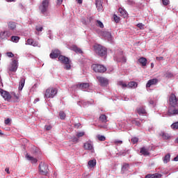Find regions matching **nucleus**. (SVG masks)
<instances>
[{"instance_id": "obj_1", "label": "nucleus", "mask_w": 178, "mask_h": 178, "mask_svg": "<svg viewBox=\"0 0 178 178\" xmlns=\"http://www.w3.org/2000/svg\"><path fill=\"white\" fill-rule=\"evenodd\" d=\"M58 60L60 63L64 65V69H65V70H70L72 69V65H70L72 61L70 60V59H69V58L60 55L58 57Z\"/></svg>"}, {"instance_id": "obj_2", "label": "nucleus", "mask_w": 178, "mask_h": 178, "mask_svg": "<svg viewBox=\"0 0 178 178\" xmlns=\"http://www.w3.org/2000/svg\"><path fill=\"white\" fill-rule=\"evenodd\" d=\"M49 0H42L40 5L39 6V10L41 15H45V13H48V10L49 9Z\"/></svg>"}, {"instance_id": "obj_3", "label": "nucleus", "mask_w": 178, "mask_h": 178, "mask_svg": "<svg viewBox=\"0 0 178 178\" xmlns=\"http://www.w3.org/2000/svg\"><path fill=\"white\" fill-rule=\"evenodd\" d=\"M58 94L56 88H49L44 92V98H54Z\"/></svg>"}, {"instance_id": "obj_4", "label": "nucleus", "mask_w": 178, "mask_h": 178, "mask_svg": "<svg viewBox=\"0 0 178 178\" xmlns=\"http://www.w3.org/2000/svg\"><path fill=\"white\" fill-rule=\"evenodd\" d=\"M95 51L99 56H105L106 55V48L100 44H96L94 47Z\"/></svg>"}, {"instance_id": "obj_5", "label": "nucleus", "mask_w": 178, "mask_h": 178, "mask_svg": "<svg viewBox=\"0 0 178 178\" xmlns=\"http://www.w3.org/2000/svg\"><path fill=\"white\" fill-rule=\"evenodd\" d=\"M92 67L96 73H105V72H106V67L102 65L93 64Z\"/></svg>"}, {"instance_id": "obj_6", "label": "nucleus", "mask_w": 178, "mask_h": 178, "mask_svg": "<svg viewBox=\"0 0 178 178\" xmlns=\"http://www.w3.org/2000/svg\"><path fill=\"white\" fill-rule=\"evenodd\" d=\"M167 115L170 117L176 116V115H178L177 106H169Z\"/></svg>"}, {"instance_id": "obj_7", "label": "nucleus", "mask_w": 178, "mask_h": 178, "mask_svg": "<svg viewBox=\"0 0 178 178\" xmlns=\"http://www.w3.org/2000/svg\"><path fill=\"white\" fill-rule=\"evenodd\" d=\"M39 170L40 173L43 176L47 175L48 174V165H47L45 163L41 162L39 165Z\"/></svg>"}, {"instance_id": "obj_8", "label": "nucleus", "mask_w": 178, "mask_h": 178, "mask_svg": "<svg viewBox=\"0 0 178 178\" xmlns=\"http://www.w3.org/2000/svg\"><path fill=\"white\" fill-rule=\"evenodd\" d=\"M17 67H19V64L17 63V60H13L8 67L9 72L13 73H16L17 71Z\"/></svg>"}, {"instance_id": "obj_9", "label": "nucleus", "mask_w": 178, "mask_h": 178, "mask_svg": "<svg viewBox=\"0 0 178 178\" xmlns=\"http://www.w3.org/2000/svg\"><path fill=\"white\" fill-rule=\"evenodd\" d=\"M0 94L1 97L3 98V99H5V101L10 102V99H12V95H10V93H9V92L1 89L0 90Z\"/></svg>"}, {"instance_id": "obj_10", "label": "nucleus", "mask_w": 178, "mask_h": 178, "mask_svg": "<svg viewBox=\"0 0 178 178\" xmlns=\"http://www.w3.org/2000/svg\"><path fill=\"white\" fill-rule=\"evenodd\" d=\"M177 101H178V99H177V97H176V95L175 94L172 93L169 97L170 106H177L178 105Z\"/></svg>"}, {"instance_id": "obj_11", "label": "nucleus", "mask_w": 178, "mask_h": 178, "mask_svg": "<svg viewBox=\"0 0 178 178\" xmlns=\"http://www.w3.org/2000/svg\"><path fill=\"white\" fill-rule=\"evenodd\" d=\"M83 148L86 151H91V152H94V146H92V142L90 140H88L83 144Z\"/></svg>"}, {"instance_id": "obj_12", "label": "nucleus", "mask_w": 178, "mask_h": 178, "mask_svg": "<svg viewBox=\"0 0 178 178\" xmlns=\"http://www.w3.org/2000/svg\"><path fill=\"white\" fill-rule=\"evenodd\" d=\"M97 79L99 83H100V86H102V87H106V86L109 84V81L105 77L97 76Z\"/></svg>"}, {"instance_id": "obj_13", "label": "nucleus", "mask_w": 178, "mask_h": 178, "mask_svg": "<svg viewBox=\"0 0 178 178\" xmlns=\"http://www.w3.org/2000/svg\"><path fill=\"white\" fill-rule=\"evenodd\" d=\"M49 56L51 59H56V58H59V56H60V51L59 49L52 50Z\"/></svg>"}, {"instance_id": "obj_14", "label": "nucleus", "mask_w": 178, "mask_h": 178, "mask_svg": "<svg viewBox=\"0 0 178 178\" xmlns=\"http://www.w3.org/2000/svg\"><path fill=\"white\" fill-rule=\"evenodd\" d=\"M115 59L117 62H121L122 63H126V57L123 56V51H120L118 56H116Z\"/></svg>"}, {"instance_id": "obj_15", "label": "nucleus", "mask_w": 178, "mask_h": 178, "mask_svg": "<svg viewBox=\"0 0 178 178\" xmlns=\"http://www.w3.org/2000/svg\"><path fill=\"white\" fill-rule=\"evenodd\" d=\"M156 84H158V79H152L147 81V83L146 84V87H147V88H149V87H151V86H155Z\"/></svg>"}, {"instance_id": "obj_16", "label": "nucleus", "mask_w": 178, "mask_h": 178, "mask_svg": "<svg viewBox=\"0 0 178 178\" xmlns=\"http://www.w3.org/2000/svg\"><path fill=\"white\" fill-rule=\"evenodd\" d=\"M77 88H79V90H87L88 87H90V83H82L80 84L76 85Z\"/></svg>"}, {"instance_id": "obj_17", "label": "nucleus", "mask_w": 178, "mask_h": 178, "mask_svg": "<svg viewBox=\"0 0 178 178\" xmlns=\"http://www.w3.org/2000/svg\"><path fill=\"white\" fill-rule=\"evenodd\" d=\"M25 157L28 161H30L31 163H37L38 160L37 159L34 158L33 156H30L29 154H26Z\"/></svg>"}, {"instance_id": "obj_18", "label": "nucleus", "mask_w": 178, "mask_h": 178, "mask_svg": "<svg viewBox=\"0 0 178 178\" xmlns=\"http://www.w3.org/2000/svg\"><path fill=\"white\" fill-rule=\"evenodd\" d=\"M10 35H12V33L10 31H4L1 33V38H3V40H8Z\"/></svg>"}, {"instance_id": "obj_19", "label": "nucleus", "mask_w": 178, "mask_h": 178, "mask_svg": "<svg viewBox=\"0 0 178 178\" xmlns=\"http://www.w3.org/2000/svg\"><path fill=\"white\" fill-rule=\"evenodd\" d=\"M102 35L104 37V38H107V40H111L112 38V34L111 32H108L106 31L102 32Z\"/></svg>"}, {"instance_id": "obj_20", "label": "nucleus", "mask_w": 178, "mask_h": 178, "mask_svg": "<svg viewBox=\"0 0 178 178\" xmlns=\"http://www.w3.org/2000/svg\"><path fill=\"white\" fill-rule=\"evenodd\" d=\"M26 45H33V47H38V42H35L33 39H28L26 43Z\"/></svg>"}, {"instance_id": "obj_21", "label": "nucleus", "mask_w": 178, "mask_h": 178, "mask_svg": "<svg viewBox=\"0 0 178 178\" xmlns=\"http://www.w3.org/2000/svg\"><path fill=\"white\" fill-rule=\"evenodd\" d=\"M72 51H74V52H76V54H83V50L77 47L76 45H72L71 47Z\"/></svg>"}, {"instance_id": "obj_22", "label": "nucleus", "mask_w": 178, "mask_h": 178, "mask_svg": "<svg viewBox=\"0 0 178 178\" xmlns=\"http://www.w3.org/2000/svg\"><path fill=\"white\" fill-rule=\"evenodd\" d=\"M26 83V79L24 77L20 78L19 85V90L22 91L23 90V87H24V84Z\"/></svg>"}, {"instance_id": "obj_23", "label": "nucleus", "mask_w": 178, "mask_h": 178, "mask_svg": "<svg viewBox=\"0 0 178 178\" xmlns=\"http://www.w3.org/2000/svg\"><path fill=\"white\" fill-rule=\"evenodd\" d=\"M138 86V84L137 83V82H136V81H130L127 84V88H137Z\"/></svg>"}, {"instance_id": "obj_24", "label": "nucleus", "mask_w": 178, "mask_h": 178, "mask_svg": "<svg viewBox=\"0 0 178 178\" xmlns=\"http://www.w3.org/2000/svg\"><path fill=\"white\" fill-rule=\"evenodd\" d=\"M99 120L102 123H106L108 122V117L105 114H102L99 118Z\"/></svg>"}, {"instance_id": "obj_25", "label": "nucleus", "mask_w": 178, "mask_h": 178, "mask_svg": "<svg viewBox=\"0 0 178 178\" xmlns=\"http://www.w3.org/2000/svg\"><path fill=\"white\" fill-rule=\"evenodd\" d=\"M160 177H162V175L161 174L156 173L153 175H151V174L147 175L145 178H160Z\"/></svg>"}, {"instance_id": "obj_26", "label": "nucleus", "mask_w": 178, "mask_h": 178, "mask_svg": "<svg viewBox=\"0 0 178 178\" xmlns=\"http://www.w3.org/2000/svg\"><path fill=\"white\" fill-rule=\"evenodd\" d=\"M140 154L142 155H144L145 156H147V155H149V152L148 151V149L145 147L140 148Z\"/></svg>"}, {"instance_id": "obj_27", "label": "nucleus", "mask_w": 178, "mask_h": 178, "mask_svg": "<svg viewBox=\"0 0 178 178\" xmlns=\"http://www.w3.org/2000/svg\"><path fill=\"white\" fill-rule=\"evenodd\" d=\"M8 29L10 30H15L16 29V22H9L8 23Z\"/></svg>"}, {"instance_id": "obj_28", "label": "nucleus", "mask_w": 178, "mask_h": 178, "mask_svg": "<svg viewBox=\"0 0 178 178\" xmlns=\"http://www.w3.org/2000/svg\"><path fill=\"white\" fill-rule=\"evenodd\" d=\"M138 62L140 63V65H142V66H147V58L142 57L138 59Z\"/></svg>"}, {"instance_id": "obj_29", "label": "nucleus", "mask_w": 178, "mask_h": 178, "mask_svg": "<svg viewBox=\"0 0 178 178\" xmlns=\"http://www.w3.org/2000/svg\"><path fill=\"white\" fill-rule=\"evenodd\" d=\"M88 165L90 168H94L95 166V165H97V160L94 159V160H90L88 162Z\"/></svg>"}, {"instance_id": "obj_30", "label": "nucleus", "mask_w": 178, "mask_h": 178, "mask_svg": "<svg viewBox=\"0 0 178 178\" xmlns=\"http://www.w3.org/2000/svg\"><path fill=\"white\" fill-rule=\"evenodd\" d=\"M118 12L120 13L121 16H123L124 17H126L127 16V12H126V10H124L122 8H120L118 9Z\"/></svg>"}, {"instance_id": "obj_31", "label": "nucleus", "mask_w": 178, "mask_h": 178, "mask_svg": "<svg viewBox=\"0 0 178 178\" xmlns=\"http://www.w3.org/2000/svg\"><path fill=\"white\" fill-rule=\"evenodd\" d=\"M95 5L98 10H99V9H101V8H102V3L101 2V0H96Z\"/></svg>"}, {"instance_id": "obj_32", "label": "nucleus", "mask_w": 178, "mask_h": 178, "mask_svg": "<svg viewBox=\"0 0 178 178\" xmlns=\"http://www.w3.org/2000/svg\"><path fill=\"white\" fill-rule=\"evenodd\" d=\"M170 161V154H166L163 158V162L164 163H168Z\"/></svg>"}, {"instance_id": "obj_33", "label": "nucleus", "mask_w": 178, "mask_h": 178, "mask_svg": "<svg viewBox=\"0 0 178 178\" xmlns=\"http://www.w3.org/2000/svg\"><path fill=\"white\" fill-rule=\"evenodd\" d=\"M129 169H130V165L129 163H124L122 168V170L126 172V170H129Z\"/></svg>"}, {"instance_id": "obj_34", "label": "nucleus", "mask_w": 178, "mask_h": 178, "mask_svg": "<svg viewBox=\"0 0 178 178\" xmlns=\"http://www.w3.org/2000/svg\"><path fill=\"white\" fill-rule=\"evenodd\" d=\"M138 115H144L145 114V109L143 107H140L139 108L137 109Z\"/></svg>"}, {"instance_id": "obj_35", "label": "nucleus", "mask_w": 178, "mask_h": 178, "mask_svg": "<svg viewBox=\"0 0 178 178\" xmlns=\"http://www.w3.org/2000/svg\"><path fill=\"white\" fill-rule=\"evenodd\" d=\"M59 116L61 120H65V119L66 118V113H65V112L63 111H60Z\"/></svg>"}, {"instance_id": "obj_36", "label": "nucleus", "mask_w": 178, "mask_h": 178, "mask_svg": "<svg viewBox=\"0 0 178 178\" xmlns=\"http://www.w3.org/2000/svg\"><path fill=\"white\" fill-rule=\"evenodd\" d=\"M19 40H20V37L19 36H12L11 41L13 42H19Z\"/></svg>"}, {"instance_id": "obj_37", "label": "nucleus", "mask_w": 178, "mask_h": 178, "mask_svg": "<svg viewBox=\"0 0 178 178\" xmlns=\"http://www.w3.org/2000/svg\"><path fill=\"white\" fill-rule=\"evenodd\" d=\"M161 137L163 138V140H169V138H170V136L165 133H163Z\"/></svg>"}, {"instance_id": "obj_38", "label": "nucleus", "mask_w": 178, "mask_h": 178, "mask_svg": "<svg viewBox=\"0 0 178 178\" xmlns=\"http://www.w3.org/2000/svg\"><path fill=\"white\" fill-rule=\"evenodd\" d=\"M113 19H114V22H115V23H119V22H120V17H119L118 15H116V14L113 15Z\"/></svg>"}, {"instance_id": "obj_39", "label": "nucleus", "mask_w": 178, "mask_h": 178, "mask_svg": "<svg viewBox=\"0 0 178 178\" xmlns=\"http://www.w3.org/2000/svg\"><path fill=\"white\" fill-rule=\"evenodd\" d=\"M171 127L174 129V130H177L178 129V122H174L172 125Z\"/></svg>"}, {"instance_id": "obj_40", "label": "nucleus", "mask_w": 178, "mask_h": 178, "mask_svg": "<svg viewBox=\"0 0 178 178\" xmlns=\"http://www.w3.org/2000/svg\"><path fill=\"white\" fill-rule=\"evenodd\" d=\"M97 138L99 141H105V140H106V138H105V136L101 135H98Z\"/></svg>"}, {"instance_id": "obj_41", "label": "nucleus", "mask_w": 178, "mask_h": 178, "mask_svg": "<svg viewBox=\"0 0 178 178\" xmlns=\"http://www.w3.org/2000/svg\"><path fill=\"white\" fill-rule=\"evenodd\" d=\"M131 141L133 144H137L138 143V138L134 137L131 139Z\"/></svg>"}, {"instance_id": "obj_42", "label": "nucleus", "mask_w": 178, "mask_h": 178, "mask_svg": "<svg viewBox=\"0 0 178 178\" xmlns=\"http://www.w3.org/2000/svg\"><path fill=\"white\" fill-rule=\"evenodd\" d=\"M118 86H120L122 88H126V87H127V84L123 83V81H119Z\"/></svg>"}, {"instance_id": "obj_43", "label": "nucleus", "mask_w": 178, "mask_h": 178, "mask_svg": "<svg viewBox=\"0 0 178 178\" xmlns=\"http://www.w3.org/2000/svg\"><path fill=\"white\" fill-rule=\"evenodd\" d=\"M97 24L98 27H100V29H104V24L102 23V22L99 21V20H97Z\"/></svg>"}, {"instance_id": "obj_44", "label": "nucleus", "mask_w": 178, "mask_h": 178, "mask_svg": "<svg viewBox=\"0 0 178 178\" xmlns=\"http://www.w3.org/2000/svg\"><path fill=\"white\" fill-rule=\"evenodd\" d=\"M113 143H114L115 145H120L123 144V141L119 140H114Z\"/></svg>"}, {"instance_id": "obj_45", "label": "nucleus", "mask_w": 178, "mask_h": 178, "mask_svg": "<svg viewBox=\"0 0 178 178\" xmlns=\"http://www.w3.org/2000/svg\"><path fill=\"white\" fill-rule=\"evenodd\" d=\"M35 30L40 32V31H42V30H44V28L41 26H36Z\"/></svg>"}, {"instance_id": "obj_46", "label": "nucleus", "mask_w": 178, "mask_h": 178, "mask_svg": "<svg viewBox=\"0 0 178 178\" xmlns=\"http://www.w3.org/2000/svg\"><path fill=\"white\" fill-rule=\"evenodd\" d=\"M137 27H138V29H140V30H144V24H143V23H139L137 25Z\"/></svg>"}, {"instance_id": "obj_47", "label": "nucleus", "mask_w": 178, "mask_h": 178, "mask_svg": "<svg viewBox=\"0 0 178 178\" xmlns=\"http://www.w3.org/2000/svg\"><path fill=\"white\" fill-rule=\"evenodd\" d=\"M12 95H13L15 99H19L20 98V96L19 94H16L15 92H13Z\"/></svg>"}, {"instance_id": "obj_48", "label": "nucleus", "mask_w": 178, "mask_h": 178, "mask_svg": "<svg viewBox=\"0 0 178 178\" xmlns=\"http://www.w3.org/2000/svg\"><path fill=\"white\" fill-rule=\"evenodd\" d=\"M163 2V5H164V6H168V5H169L170 1L169 0H162Z\"/></svg>"}, {"instance_id": "obj_49", "label": "nucleus", "mask_w": 178, "mask_h": 178, "mask_svg": "<svg viewBox=\"0 0 178 178\" xmlns=\"http://www.w3.org/2000/svg\"><path fill=\"white\" fill-rule=\"evenodd\" d=\"M72 143H79V138H77L76 136H74L72 138Z\"/></svg>"}, {"instance_id": "obj_50", "label": "nucleus", "mask_w": 178, "mask_h": 178, "mask_svg": "<svg viewBox=\"0 0 178 178\" xmlns=\"http://www.w3.org/2000/svg\"><path fill=\"white\" fill-rule=\"evenodd\" d=\"M84 136V132H79L76 134V137L80 138V137H83Z\"/></svg>"}, {"instance_id": "obj_51", "label": "nucleus", "mask_w": 178, "mask_h": 178, "mask_svg": "<svg viewBox=\"0 0 178 178\" xmlns=\"http://www.w3.org/2000/svg\"><path fill=\"white\" fill-rule=\"evenodd\" d=\"M7 56H8V58H13V56H15V54H13V53L12 52H7Z\"/></svg>"}, {"instance_id": "obj_52", "label": "nucleus", "mask_w": 178, "mask_h": 178, "mask_svg": "<svg viewBox=\"0 0 178 178\" xmlns=\"http://www.w3.org/2000/svg\"><path fill=\"white\" fill-rule=\"evenodd\" d=\"M156 60H158L159 62H161V60H164V58L163 56H160V57H156Z\"/></svg>"}, {"instance_id": "obj_53", "label": "nucleus", "mask_w": 178, "mask_h": 178, "mask_svg": "<svg viewBox=\"0 0 178 178\" xmlns=\"http://www.w3.org/2000/svg\"><path fill=\"white\" fill-rule=\"evenodd\" d=\"M44 127L47 131L51 130V129H52V126L51 125H46Z\"/></svg>"}, {"instance_id": "obj_54", "label": "nucleus", "mask_w": 178, "mask_h": 178, "mask_svg": "<svg viewBox=\"0 0 178 178\" xmlns=\"http://www.w3.org/2000/svg\"><path fill=\"white\" fill-rule=\"evenodd\" d=\"M4 123L5 124H9V123H10V119L7 118L6 120H5Z\"/></svg>"}, {"instance_id": "obj_55", "label": "nucleus", "mask_w": 178, "mask_h": 178, "mask_svg": "<svg viewBox=\"0 0 178 178\" xmlns=\"http://www.w3.org/2000/svg\"><path fill=\"white\" fill-rule=\"evenodd\" d=\"M62 2H63V0H57V5H62Z\"/></svg>"}, {"instance_id": "obj_56", "label": "nucleus", "mask_w": 178, "mask_h": 178, "mask_svg": "<svg viewBox=\"0 0 178 178\" xmlns=\"http://www.w3.org/2000/svg\"><path fill=\"white\" fill-rule=\"evenodd\" d=\"M5 171L6 172V173H8V175H10V172H9V168H6L5 169Z\"/></svg>"}, {"instance_id": "obj_57", "label": "nucleus", "mask_w": 178, "mask_h": 178, "mask_svg": "<svg viewBox=\"0 0 178 178\" xmlns=\"http://www.w3.org/2000/svg\"><path fill=\"white\" fill-rule=\"evenodd\" d=\"M76 1L78 3H80V4L83 3V0H76Z\"/></svg>"}, {"instance_id": "obj_58", "label": "nucleus", "mask_w": 178, "mask_h": 178, "mask_svg": "<svg viewBox=\"0 0 178 178\" xmlns=\"http://www.w3.org/2000/svg\"><path fill=\"white\" fill-rule=\"evenodd\" d=\"M150 105H154V100H149Z\"/></svg>"}, {"instance_id": "obj_59", "label": "nucleus", "mask_w": 178, "mask_h": 178, "mask_svg": "<svg viewBox=\"0 0 178 178\" xmlns=\"http://www.w3.org/2000/svg\"><path fill=\"white\" fill-rule=\"evenodd\" d=\"M174 161H175L176 162L178 161V155L174 159Z\"/></svg>"}, {"instance_id": "obj_60", "label": "nucleus", "mask_w": 178, "mask_h": 178, "mask_svg": "<svg viewBox=\"0 0 178 178\" xmlns=\"http://www.w3.org/2000/svg\"><path fill=\"white\" fill-rule=\"evenodd\" d=\"M7 2H15L16 0H6Z\"/></svg>"}, {"instance_id": "obj_61", "label": "nucleus", "mask_w": 178, "mask_h": 178, "mask_svg": "<svg viewBox=\"0 0 178 178\" xmlns=\"http://www.w3.org/2000/svg\"><path fill=\"white\" fill-rule=\"evenodd\" d=\"M175 143H177V144H178V138L175 140Z\"/></svg>"}, {"instance_id": "obj_62", "label": "nucleus", "mask_w": 178, "mask_h": 178, "mask_svg": "<svg viewBox=\"0 0 178 178\" xmlns=\"http://www.w3.org/2000/svg\"><path fill=\"white\" fill-rule=\"evenodd\" d=\"M151 67H154V63H152Z\"/></svg>"}, {"instance_id": "obj_63", "label": "nucleus", "mask_w": 178, "mask_h": 178, "mask_svg": "<svg viewBox=\"0 0 178 178\" xmlns=\"http://www.w3.org/2000/svg\"><path fill=\"white\" fill-rule=\"evenodd\" d=\"M2 134H2V131L0 130V135L2 136Z\"/></svg>"}]
</instances>
